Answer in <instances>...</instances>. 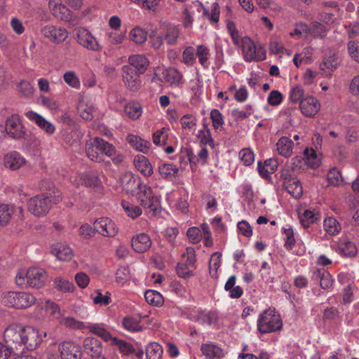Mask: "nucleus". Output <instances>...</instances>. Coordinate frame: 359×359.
I'll use <instances>...</instances> for the list:
<instances>
[{
    "label": "nucleus",
    "instance_id": "nucleus-1",
    "mask_svg": "<svg viewBox=\"0 0 359 359\" xmlns=\"http://www.w3.org/2000/svg\"><path fill=\"white\" fill-rule=\"evenodd\" d=\"M181 32L180 25L168 21H161L158 27L151 31L149 43L155 50L164 52L165 45L174 46L178 43Z\"/></svg>",
    "mask_w": 359,
    "mask_h": 359
},
{
    "label": "nucleus",
    "instance_id": "nucleus-2",
    "mask_svg": "<svg viewBox=\"0 0 359 359\" xmlns=\"http://www.w3.org/2000/svg\"><path fill=\"white\" fill-rule=\"evenodd\" d=\"M85 149L89 159L99 163L104 161V155L111 157L116 152L111 144L97 137L86 141Z\"/></svg>",
    "mask_w": 359,
    "mask_h": 359
},
{
    "label": "nucleus",
    "instance_id": "nucleus-3",
    "mask_svg": "<svg viewBox=\"0 0 359 359\" xmlns=\"http://www.w3.org/2000/svg\"><path fill=\"white\" fill-rule=\"evenodd\" d=\"M47 274L44 269L39 267H31L26 271H19L15 276L17 285L21 287H41L46 280Z\"/></svg>",
    "mask_w": 359,
    "mask_h": 359
},
{
    "label": "nucleus",
    "instance_id": "nucleus-4",
    "mask_svg": "<svg viewBox=\"0 0 359 359\" xmlns=\"http://www.w3.org/2000/svg\"><path fill=\"white\" fill-rule=\"evenodd\" d=\"M36 297L29 292L6 291L1 294V303L8 307L24 309L32 306L36 302Z\"/></svg>",
    "mask_w": 359,
    "mask_h": 359
},
{
    "label": "nucleus",
    "instance_id": "nucleus-5",
    "mask_svg": "<svg viewBox=\"0 0 359 359\" xmlns=\"http://www.w3.org/2000/svg\"><path fill=\"white\" fill-rule=\"evenodd\" d=\"M257 325L261 334H266L280 330L283 323L280 315L270 308L259 314Z\"/></svg>",
    "mask_w": 359,
    "mask_h": 359
},
{
    "label": "nucleus",
    "instance_id": "nucleus-6",
    "mask_svg": "<svg viewBox=\"0 0 359 359\" xmlns=\"http://www.w3.org/2000/svg\"><path fill=\"white\" fill-rule=\"evenodd\" d=\"M62 323L69 327L85 330L88 329L89 331L102 338L105 341H111L114 338L111 333L107 330L104 325L102 323H85L82 321H79L73 318H65L62 320Z\"/></svg>",
    "mask_w": 359,
    "mask_h": 359
},
{
    "label": "nucleus",
    "instance_id": "nucleus-7",
    "mask_svg": "<svg viewBox=\"0 0 359 359\" xmlns=\"http://www.w3.org/2000/svg\"><path fill=\"white\" fill-rule=\"evenodd\" d=\"M241 47L243 58L246 62H258L266 59V55L264 48L261 46H257L248 36L241 39Z\"/></svg>",
    "mask_w": 359,
    "mask_h": 359
},
{
    "label": "nucleus",
    "instance_id": "nucleus-8",
    "mask_svg": "<svg viewBox=\"0 0 359 359\" xmlns=\"http://www.w3.org/2000/svg\"><path fill=\"white\" fill-rule=\"evenodd\" d=\"M134 195L137 196L141 205L144 208L148 209L154 214L158 212L160 201L158 197L153 194L151 187L142 182L140 187L136 189V192Z\"/></svg>",
    "mask_w": 359,
    "mask_h": 359
},
{
    "label": "nucleus",
    "instance_id": "nucleus-9",
    "mask_svg": "<svg viewBox=\"0 0 359 359\" xmlns=\"http://www.w3.org/2000/svg\"><path fill=\"white\" fill-rule=\"evenodd\" d=\"M4 128L6 135L13 140L25 139L27 132L18 114H12L6 120Z\"/></svg>",
    "mask_w": 359,
    "mask_h": 359
},
{
    "label": "nucleus",
    "instance_id": "nucleus-10",
    "mask_svg": "<svg viewBox=\"0 0 359 359\" xmlns=\"http://www.w3.org/2000/svg\"><path fill=\"white\" fill-rule=\"evenodd\" d=\"M74 36L76 42L84 48L95 52L101 50V45L87 29L83 27L76 28L74 31Z\"/></svg>",
    "mask_w": 359,
    "mask_h": 359
},
{
    "label": "nucleus",
    "instance_id": "nucleus-11",
    "mask_svg": "<svg viewBox=\"0 0 359 359\" xmlns=\"http://www.w3.org/2000/svg\"><path fill=\"white\" fill-rule=\"evenodd\" d=\"M41 35L53 44H60L69 36V32L61 26L47 25L40 29Z\"/></svg>",
    "mask_w": 359,
    "mask_h": 359
},
{
    "label": "nucleus",
    "instance_id": "nucleus-12",
    "mask_svg": "<svg viewBox=\"0 0 359 359\" xmlns=\"http://www.w3.org/2000/svg\"><path fill=\"white\" fill-rule=\"evenodd\" d=\"M61 359H81L82 351L81 346L73 341H64L58 345ZM48 359H59L56 354L49 353Z\"/></svg>",
    "mask_w": 359,
    "mask_h": 359
},
{
    "label": "nucleus",
    "instance_id": "nucleus-13",
    "mask_svg": "<svg viewBox=\"0 0 359 359\" xmlns=\"http://www.w3.org/2000/svg\"><path fill=\"white\" fill-rule=\"evenodd\" d=\"M29 211L36 217L46 215L51 207L49 196L44 194L37 195L31 198L27 203Z\"/></svg>",
    "mask_w": 359,
    "mask_h": 359
},
{
    "label": "nucleus",
    "instance_id": "nucleus-14",
    "mask_svg": "<svg viewBox=\"0 0 359 359\" xmlns=\"http://www.w3.org/2000/svg\"><path fill=\"white\" fill-rule=\"evenodd\" d=\"M22 326L18 324L11 325L4 330V341L13 352L22 346Z\"/></svg>",
    "mask_w": 359,
    "mask_h": 359
},
{
    "label": "nucleus",
    "instance_id": "nucleus-15",
    "mask_svg": "<svg viewBox=\"0 0 359 359\" xmlns=\"http://www.w3.org/2000/svg\"><path fill=\"white\" fill-rule=\"evenodd\" d=\"M140 75L130 65H123L121 67L122 81L130 91L136 92L142 86Z\"/></svg>",
    "mask_w": 359,
    "mask_h": 359
},
{
    "label": "nucleus",
    "instance_id": "nucleus-16",
    "mask_svg": "<svg viewBox=\"0 0 359 359\" xmlns=\"http://www.w3.org/2000/svg\"><path fill=\"white\" fill-rule=\"evenodd\" d=\"M96 231L103 236L114 237L118 231L115 222L109 217H101L94 222Z\"/></svg>",
    "mask_w": 359,
    "mask_h": 359
},
{
    "label": "nucleus",
    "instance_id": "nucleus-17",
    "mask_svg": "<svg viewBox=\"0 0 359 359\" xmlns=\"http://www.w3.org/2000/svg\"><path fill=\"white\" fill-rule=\"evenodd\" d=\"M22 346L28 350L35 349L41 341L38 330L31 326L22 327Z\"/></svg>",
    "mask_w": 359,
    "mask_h": 359
},
{
    "label": "nucleus",
    "instance_id": "nucleus-18",
    "mask_svg": "<svg viewBox=\"0 0 359 359\" xmlns=\"http://www.w3.org/2000/svg\"><path fill=\"white\" fill-rule=\"evenodd\" d=\"M83 348L92 359L106 358L102 355V344L95 337H88L83 340Z\"/></svg>",
    "mask_w": 359,
    "mask_h": 359
},
{
    "label": "nucleus",
    "instance_id": "nucleus-19",
    "mask_svg": "<svg viewBox=\"0 0 359 359\" xmlns=\"http://www.w3.org/2000/svg\"><path fill=\"white\" fill-rule=\"evenodd\" d=\"M299 109L305 116L313 117L320 111V104L316 97L307 96L300 102Z\"/></svg>",
    "mask_w": 359,
    "mask_h": 359
},
{
    "label": "nucleus",
    "instance_id": "nucleus-20",
    "mask_svg": "<svg viewBox=\"0 0 359 359\" xmlns=\"http://www.w3.org/2000/svg\"><path fill=\"white\" fill-rule=\"evenodd\" d=\"M26 117L34 122L41 130L46 133L50 135H53L55 131V126L50 122L46 120L41 115L37 114L34 111H28L25 113Z\"/></svg>",
    "mask_w": 359,
    "mask_h": 359
},
{
    "label": "nucleus",
    "instance_id": "nucleus-21",
    "mask_svg": "<svg viewBox=\"0 0 359 359\" xmlns=\"http://www.w3.org/2000/svg\"><path fill=\"white\" fill-rule=\"evenodd\" d=\"M311 280L320 283V287L324 290H329L332 287L333 278L330 273L324 269H316L312 271Z\"/></svg>",
    "mask_w": 359,
    "mask_h": 359
},
{
    "label": "nucleus",
    "instance_id": "nucleus-22",
    "mask_svg": "<svg viewBox=\"0 0 359 359\" xmlns=\"http://www.w3.org/2000/svg\"><path fill=\"white\" fill-rule=\"evenodd\" d=\"M26 163L25 158L18 151L8 152L4 157V165L11 170H16Z\"/></svg>",
    "mask_w": 359,
    "mask_h": 359
},
{
    "label": "nucleus",
    "instance_id": "nucleus-23",
    "mask_svg": "<svg viewBox=\"0 0 359 359\" xmlns=\"http://www.w3.org/2000/svg\"><path fill=\"white\" fill-rule=\"evenodd\" d=\"M128 65L137 72L143 74L148 69L150 62L149 59L142 54L131 55L128 57Z\"/></svg>",
    "mask_w": 359,
    "mask_h": 359
},
{
    "label": "nucleus",
    "instance_id": "nucleus-24",
    "mask_svg": "<svg viewBox=\"0 0 359 359\" xmlns=\"http://www.w3.org/2000/svg\"><path fill=\"white\" fill-rule=\"evenodd\" d=\"M121 186L128 194H135L136 189L142 183L141 179L138 176H135L130 172L124 174L121 178Z\"/></svg>",
    "mask_w": 359,
    "mask_h": 359
},
{
    "label": "nucleus",
    "instance_id": "nucleus-25",
    "mask_svg": "<svg viewBox=\"0 0 359 359\" xmlns=\"http://www.w3.org/2000/svg\"><path fill=\"white\" fill-rule=\"evenodd\" d=\"M133 250L138 253L147 252L151 246L150 237L144 233H139L134 236L131 241Z\"/></svg>",
    "mask_w": 359,
    "mask_h": 359
},
{
    "label": "nucleus",
    "instance_id": "nucleus-26",
    "mask_svg": "<svg viewBox=\"0 0 359 359\" xmlns=\"http://www.w3.org/2000/svg\"><path fill=\"white\" fill-rule=\"evenodd\" d=\"M209 156V153L205 147H202L197 153V155H194L191 150L187 151V157L188 160L191 165V168L192 171L196 170V166L197 163H200L203 165L207 163L208 159Z\"/></svg>",
    "mask_w": 359,
    "mask_h": 359
},
{
    "label": "nucleus",
    "instance_id": "nucleus-27",
    "mask_svg": "<svg viewBox=\"0 0 359 359\" xmlns=\"http://www.w3.org/2000/svg\"><path fill=\"white\" fill-rule=\"evenodd\" d=\"M158 172L162 178L168 181L179 176V168L172 163H160Z\"/></svg>",
    "mask_w": 359,
    "mask_h": 359
},
{
    "label": "nucleus",
    "instance_id": "nucleus-28",
    "mask_svg": "<svg viewBox=\"0 0 359 359\" xmlns=\"http://www.w3.org/2000/svg\"><path fill=\"white\" fill-rule=\"evenodd\" d=\"M201 351L206 359H222L224 356L222 348L212 342L202 344Z\"/></svg>",
    "mask_w": 359,
    "mask_h": 359
},
{
    "label": "nucleus",
    "instance_id": "nucleus-29",
    "mask_svg": "<svg viewBox=\"0 0 359 359\" xmlns=\"http://www.w3.org/2000/svg\"><path fill=\"white\" fill-rule=\"evenodd\" d=\"M135 167L145 177H150L153 172V167L148 158L141 154L135 156L133 161Z\"/></svg>",
    "mask_w": 359,
    "mask_h": 359
},
{
    "label": "nucleus",
    "instance_id": "nucleus-30",
    "mask_svg": "<svg viewBox=\"0 0 359 359\" xmlns=\"http://www.w3.org/2000/svg\"><path fill=\"white\" fill-rule=\"evenodd\" d=\"M51 252L61 261L68 262L73 257L71 248L63 243L54 244L51 248Z\"/></svg>",
    "mask_w": 359,
    "mask_h": 359
},
{
    "label": "nucleus",
    "instance_id": "nucleus-31",
    "mask_svg": "<svg viewBox=\"0 0 359 359\" xmlns=\"http://www.w3.org/2000/svg\"><path fill=\"white\" fill-rule=\"evenodd\" d=\"M126 140L133 149L144 154H147L151 146L150 142L132 134L127 136Z\"/></svg>",
    "mask_w": 359,
    "mask_h": 359
},
{
    "label": "nucleus",
    "instance_id": "nucleus-32",
    "mask_svg": "<svg viewBox=\"0 0 359 359\" xmlns=\"http://www.w3.org/2000/svg\"><path fill=\"white\" fill-rule=\"evenodd\" d=\"M192 320L201 324L212 325L217 322L218 316L217 313L210 311L198 310L193 315Z\"/></svg>",
    "mask_w": 359,
    "mask_h": 359
},
{
    "label": "nucleus",
    "instance_id": "nucleus-33",
    "mask_svg": "<svg viewBox=\"0 0 359 359\" xmlns=\"http://www.w3.org/2000/svg\"><path fill=\"white\" fill-rule=\"evenodd\" d=\"M163 77L170 86H180L183 83L182 74L174 67L166 69L163 72Z\"/></svg>",
    "mask_w": 359,
    "mask_h": 359
},
{
    "label": "nucleus",
    "instance_id": "nucleus-34",
    "mask_svg": "<svg viewBox=\"0 0 359 359\" xmlns=\"http://www.w3.org/2000/svg\"><path fill=\"white\" fill-rule=\"evenodd\" d=\"M294 143L287 137H280L276 143L278 154L285 158L290 157L292 154Z\"/></svg>",
    "mask_w": 359,
    "mask_h": 359
},
{
    "label": "nucleus",
    "instance_id": "nucleus-35",
    "mask_svg": "<svg viewBox=\"0 0 359 359\" xmlns=\"http://www.w3.org/2000/svg\"><path fill=\"white\" fill-rule=\"evenodd\" d=\"M283 187L294 198H299L303 194V188L299 179L295 178L290 182H283Z\"/></svg>",
    "mask_w": 359,
    "mask_h": 359
},
{
    "label": "nucleus",
    "instance_id": "nucleus-36",
    "mask_svg": "<svg viewBox=\"0 0 359 359\" xmlns=\"http://www.w3.org/2000/svg\"><path fill=\"white\" fill-rule=\"evenodd\" d=\"M15 212V206L8 204H0V226L8 224Z\"/></svg>",
    "mask_w": 359,
    "mask_h": 359
},
{
    "label": "nucleus",
    "instance_id": "nucleus-37",
    "mask_svg": "<svg viewBox=\"0 0 359 359\" xmlns=\"http://www.w3.org/2000/svg\"><path fill=\"white\" fill-rule=\"evenodd\" d=\"M197 138L202 144L209 145L212 149L215 148V141L208 125L203 124V128L198 132Z\"/></svg>",
    "mask_w": 359,
    "mask_h": 359
},
{
    "label": "nucleus",
    "instance_id": "nucleus-38",
    "mask_svg": "<svg viewBox=\"0 0 359 359\" xmlns=\"http://www.w3.org/2000/svg\"><path fill=\"white\" fill-rule=\"evenodd\" d=\"M124 111L130 118L136 120L142 116V107L139 102H131L125 106Z\"/></svg>",
    "mask_w": 359,
    "mask_h": 359
},
{
    "label": "nucleus",
    "instance_id": "nucleus-39",
    "mask_svg": "<svg viewBox=\"0 0 359 359\" xmlns=\"http://www.w3.org/2000/svg\"><path fill=\"white\" fill-rule=\"evenodd\" d=\"M48 8L55 17L60 18H63L69 11L67 6L60 0H49Z\"/></svg>",
    "mask_w": 359,
    "mask_h": 359
},
{
    "label": "nucleus",
    "instance_id": "nucleus-40",
    "mask_svg": "<svg viewBox=\"0 0 359 359\" xmlns=\"http://www.w3.org/2000/svg\"><path fill=\"white\" fill-rule=\"evenodd\" d=\"M304 163L312 168H316L320 165V161L318 157L316 151L311 148H306L304 151Z\"/></svg>",
    "mask_w": 359,
    "mask_h": 359
},
{
    "label": "nucleus",
    "instance_id": "nucleus-41",
    "mask_svg": "<svg viewBox=\"0 0 359 359\" xmlns=\"http://www.w3.org/2000/svg\"><path fill=\"white\" fill-rule=\"evenodd\" d=\"M144 298L148 304L154 306H161L164 302L163 295L153 290H147L144 293Z\"/></svg>",
    "mask_w": 359,
    "mask_h": 359
},
{
    "label": "nucleus",
    "instance_id": "nucleus-42",
    "mask_svg": "<svg viewBox=\"0 0 359 359\" xmlns=\"http://www.w3.org/2000/svg\"><path fill=\"white\" fill-rule=\"evenodd\" d=\"M78 110L81 117L86 121H90L94 118L95 107L93 103H80Z\"/></svg>",
    "mask_w": 359,
    "mask_h": 359
},
{
    "label": "nucleus",
    "instance_id": "nucleus-43",
    "mask_svg": "<svg viewBox=\"0 0 359 359\" xmlns=\"http://www.w3.org/2000/svg\"><path fill=\"white\" fill-rule=\"evenodd\" d=\"M309 35L314 37L324 39L327 32V29L321 23L313 21L309 25Z\"/></svg>",
    "mask_w": 359,
    "mask_h": 359
},
{
    "label": "nucleus",
    "instance_id": "nucleus-44",
    "mask_svg": "<svg viewBox=\"0 0 359 359\" xmlns=\"http://www.w3.org/2000/svg\"><path fill=\"white\" fill-rule=\"evenodd\" d=\"M111 344L116 346L123 355H126L135 352V348L130 343L117 337L112 339Z\"/></svg>",
    "mask_w": 359,
    "mask_h": 359
},
{
    "label": "nucleus",
    "instance_id": "nucleus-45",
    "mask_svg": "<svg viewBox=\"0 0 359 359\" xmlns=\"http://www.w3.org/2000/svg\"><path fill=\"white\" fill-rule=\"evenodd\" d=\"M146 355L147 359H161L163 355V348L156 342L150 343L147 346Z\"/></svg>",
    "mask_w": 359,
    "mask_h": 359
},
{
    "label": "nucleus",
    "instance_id": "nucleus-46",
    "mask_svg": "<svg viewBox=\"0 0 359 359\" xmlns=\"http://www.w3.org/2000/svg\"><path fill=\"white\" fill-rule=\"evenodd\" d=\"M339 65V57L333 54L325 57L320 65V68L323 71L330 73L337 69Z\"/></svg>",
    "mask_w": 359,
    "mask_h": 359
},
{
    "label": "nucleus",
    "instance_id": "nucleus-47",
    "mask_svg": "<svg viewBox=\"0 0 359 359\" xmlns=\"http://www.w3.org/2000/svg\"><path fill=\"white\" fill-rule=\"evenodd\" d=\"M153 142L158 146H164L168 143V129L162 128L157 130L153 133L152 135Z\"/></svg>",
    "mask_w": 359,
    "mask_h": 359
},
{
    "label": "nucleus",
    "instance_id": "nucleus-48",
    "mask_svg": "<svg viewBox=\"0 0 359 359\" xmlns=\"http://www.w3.org/2000/svg\"><path fill=\"white\" fill-rule=\"evenodd\" d=\"M83 183L86 187H99L102 182L97 172L91 171L86 172L83 177Z\"/></svg>",
    "mask_w": 359,
    "mask_h": 359
},
{
    "label": "nucleus",
    "instance_id": "nucleus-49",
    "mask_svg": "<svg viewBox=\"0 0 359 359\" xmlns=\"http://www.w3.org/2000/svg\"><path fill=\"white\" fill-rule=\"evenodd\" d=\"M324 229L330 235H336L341 230V225L334 217H328L324 220Z\"/></svg>",
    "mask_w": 359,
    "mask_h": 359
},
{
    "label": "nucleus",
    "instance_id": "nucleus-50",
    "mask_svg": "<svg viewBox=\"0 0 359 359\" xmlns=\"http://www.w3.org/2000/svg\"><path fill=\"white\" fill-rule=\"evenodd\" d=\"M222 254L219 252H214L209 262V270L212 277H217V269L221 265Z\"/></svg>",
    "mask_w": 359,
    "mask_h": 359
},
{
    "label": "nucleus",
    "instance_id": "nucleus-51",
    "mask_svg": "<svg viewBox=\"0 0 359 359\" xmlns=\"http://www.w3.org/2000/svg\"><path fill=\"white\" fill-rule=\"evenodd\" d=\"M252 111V107L250 104H247L242 109H233L231 114L235 120H243L251 115Z\"/></svg>",
    "mask_w": 359,
    "mask_h": 359
},
{
    "label": "nucleus",
    "instance_id": "nucleus-52",
    "mask_svg": "<svg viewBox=\"0 0 359 359\" xmlns=\"http://www.w3.org/2000/svg\"><path fill=\"white\" fill-rule=\"evenodd\" d=\"M130 39L135 43L142 44L147 39V32L141 28L136 27L133 29L129 34Z\"/></svg>",
    "mask_w": 359,
    "mask_h": 359
},
{
    "label": "nucleus",
    "instance_id": "nucleus-53",
    "mask_svg": "<svg viewBox=\"0 0 359 359\" xmlns=\"http://www.w3.org/2000/svg\"><path fill=\"white\" fill-rule=\"evenodd\" d=\"M18 90L21 95L25 98L31 97L35 91L34 86L27 81H22L18 85Z\"/></svg>",
    "mask_w": 359,
    "mask_h": 359
},
{
    "label": "nucleus",
    "instance_id": "nucleus-54",
    "mask_svg": "<svg viewBox=\"0 0 359 359\" xmlns=\"http://www.w3.org/2000/svg\"><path fill=\"white\" fill-rule=\"evenodd\" d=\"M54 287L64 292H72L74 288V285L72 283L60 277L55 278Z\"/></svg>",
    "mask_w": 359,
    "mask_h": 359
},
{
    "label": "nucleus",
    "instance_id": "nucleus-55",
    "mask_svg": "<svg viewBox=\"0 0 359 359\" xmlns=\"http://www.w3.org/2000/svg\"><path fill=\"white\" fill-rule=\"evenodd\" d=\"M339 252L346 257H354L357 254V248L353 242L346 241L341 245Z\"/></svg>",
    "mask_w": 359,
    "mask_h": 359
},
{
    "label": "nucleus",
    "instance_id": "nucleus-56",
    "mask_svg": "<svg viewBox=\"0 0 359 359\" xmlns=\"http://www.w3.org/2000/svg\"><path fill=\"white\" fill-rule=\"evenodd\" d=\"M238 156L245 166L252 165L255 161V154L253 151L248 148L242 149L239 151Z\"/></svg>",
    "mask_w": 359,
    "mask_h": 359
},
{
    "label": "nucleus",
    "instance_id": "nucleus-57",
    "mask_svg": "<svg viewBox=\"0 0 359 359\" xmlns=\"http://www.w3.org/2000/svg\"><path fill=\"white\" fill-rule=\"evenodd\" d=\"M122 207L128 217L135 219L142 214V209L135 205L130 204L128 202L123 201Z\"/></svg>",
    "mask_w": 359,
    "mask_h": 359
},
{
    "label": "nucleus",
    "instance_id": "nucleus-58",
    "mask_svg": "<svg viewBox=\"0 0 359 359\" xmlns=\"http://www.w3.org/2000/svg\"><path fill=\"white\" fill-rule=\"evenodd\" d=\"M304 90L302 86L297 85L293 86L290 92V100L294 103H300L304 99Z\"/></svg>",
    "mask_w": 359,
    "mask_h": 359
},
{
    "label": "nucleus",
    "instance_id": "nucleus-59",
    "mask_svg": "<svg viewBox=\"0 0 359 359\" xmlns=\"http://www.w3.org/2000/svg\"><path fill=\"white\" fill-rule=\"evenodd\" d=\"M63 79L65 83L69 86L76 89H79L80 88V80L74 72H66L63 75Z\"/></svg>",
    "mask_w": 359,
    "mask_h": 359
},
{
    "label": "nucleus",
    "instance_id": "nucleus-60",
    "mask_svg": "<svg viewBox=\"0 0 359 359\" xmlns=\"http://www.w3.org/2000/svg\"><path fill=\"white\" fill-rule=\"evenodd\" d=\"M124 328L130 332H139L142 330V326L139 321L133 318H124L122 322Z\"/></svg>",
    "mask_w": 359,
    "mask_h": 359
},
{
    "label": "nucleus",
    "instance_id": "nucleus-61",
    "mask_svg": "<svg viewBox=\"0 0 359 359\" xmlns=\"http://www.w3.org/2000/svg\"><path fill=\"white\" fill-rule=\"evenodd\" d=\"M130 273L128 267L121 266L117 269L116 273V281L118 283L124 285L130 280Z\"/></svg>",
    "mask_w": 359,
    "mask_h": 359
},
{
    "label": "nucleus",
    "instance_id": "nucleus-62",
    "mask_svg": "<svg viewBox=\"0 0 359 359\" xmlns=\"http://www.w3.org/2000/svg\"><path fill=\"white\" fill-rule=\"evenodd\" d=\"M210 118L212 122V126L215 130L222 128L224 121L222 114L218 109H214L210 111Z\"/></svg>",
    "mask_w": 359,
    "mask_h": 359
},
{
    "label": "nucleus",
    "instance_id": "nucleus-63",
    "mask_svg": "<svg viewBox=\"0 0 359 359\" xmlns=\"http://www.w3.org/2000/svg\"><path fill=\"white\" fill-rule=\"evenodd\" d=\"M182 62L188 66H191L196 62L195 50L192 46H188L184 50Z\"/></svg>",
    "mask_w": 359,
    "mask_h": 359
},
{
    "label": "nucleus",
    "instance_id": "nucleus-64",
    "mask_svg": "<svg viewBox=\"0 0 359 359\" xmlns=\"http://www.w3.org/2000/svg\"><path fill=\"white\" fill-rule=\"evenodd\" d=\"M317 219L316 215L311 210H305L303 215L300 217V222L304 228L309 227L310 224L313 223Z\"/></svg>",
    "mask_w": 359,
    "mask_h": 359
}]
</instances>
